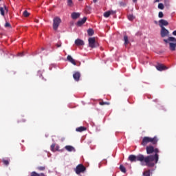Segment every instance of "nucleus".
I'll return each instance as SVG.
<instances>
[{
	"instance_id": "nucleus-1",
	"label": "nucleus",
	"mask_w": 176,
	"mask_h": 176,
	"mask_svg": "<svg viewBox=\"0 0 176 176\" xmlns=\"http://www.w3.org/2000/svg\"><path fill=\"white\" fill-rule=\"evenodd\" d=\"M142 166H147L148 167H153L155 166V155L148 156H144L142 159Z\"/></svg>"
},
{
	"instance_id": "nucleus-2",
	"label": "nucleus",
	"mask_w": 176,
	"mask_h": 176,
	"mask_svg": "<svg viewBox=\"0 0 176 176\" xmlns=\"http://www.w3.org/2000/svg\"><path fill=\"white\" fill-rule=\"evenodd\" d=\"M142 159H144V155H142V154H140L137 156H135L134 155H131L129 157V160H130V162H140L141 163H142Z\"/></svg>"
},
{
	"instance_id": "nucleus-3",
	"label": "nucleus",
	"mask_w": 176,
	"mask_h": 176,
	"mask_svg": "<svg viewBox=\"0 0 176 176\" xmlns=\"http://www.w3.org/2000/svg\"><path fill=\"white\" fill-rule=\"evenodd\" d=\"M148 144H155V138L144 137L142 139V145L146 146Z\"/></svg>"
},
{
	"instance_id": "nucleus-4",
	"label": "nucleus",
	"mask_w": 176,
	"mask_h": 176,
	"mask_svg": "<svg viewBox=\"0 0 176 176\" xmlns=\"http://www.w3.org/2000/svg\"><path fill=\"white\" fill-rule=\"evenodd\" d=\"M60 23H61V19L58 17H56L54 19L53 28L54 30H57L58 28V25H60Z\"/></svg>"
},
{
	"instance_id": "nucleus-5",
	"label": "nucleus",
	"mask_w": 176,
	"mask_h": 176,
	"mask_svg": "<svg viewBox=\"0 0 176 176\" xmlns=\"http://www.w3.org/2000/svg\"><path fill=\"white\" fill-rule=\"evenodd\" d=\"M86 170V168L83 166L82 164H79L76 168V174H80V173H83Z\"/></svg>"
},
{
	"instance_id": "nucleus-6",
	"label": "nucleus",
	"mask_w": 176,
	"mask_h": 176,
	"mask_svg": "<svg viewBox=\"0 0 176 176\" xmlns=\"http://www.w3.org/2000/svg\"><path fill=\"white\" fill-rule=\"evenodd\" d=\"M161 36L162 38L168 36V35L170 34V32H168V30H167L165 28H161Z\"/></svg>"
},
{
	"instance_id": "nucleus-7",
	"label": "nucleus",
	"mask_w": 176,
	"mask_h": 176,
	"mask_svg": "<svg viewBox=\"0 0 176 176\" xmlns=\"http://www.w3.org/2000/svg\"><path fill=\"white\" fill-rule=\"evenodd\" d=\"M146 150L147 155H151L155 152V147L152 145L147 146Z\"/></svg>"
},
{
	"instance_id": "nucleus-8",
	"label": "nucleus",
	"mask_w": 176,
	"mask_h": 176,
	"mask_svg": "<svg viewBox=\"0 0 176 176\" xmlns=\"http://www.w3.org/2000/svg\"><path fill=\"white\" fill-rule=\"evenodd\" d=\"M88 41L89 47H91L92 49L96 47V38H89Z\"/></svg>"
},
{
	"instance_id": "nucleus-9",
	"label": "nucleus",
	"mask_w": 176,
	"mask_h": 176,
	"mask_svg": "<svg viewBox=\"0 0 176 176\" xmlns=\"http://www.w3.org/2000/svg\"><path fill=\"white\" fill-rule=\"evenodd\" d=\"M155 68L157 69V70H158L160 72H163L168 69L167 67L164 66L162 64H160V63H157V65L155 66Z\"/></svg>"
},
{
	"instance_id": "nucleus-10",
	"label": "nucleus",
	"mask_w": 176,
	"mask_h": 176,
	"mask_svg": "<svg viewBox=\"0 0 176 176\" xmlns=\"http://www.w3.org/2000/svg\"><path fill=\"white\" fill-rule=\"evenodd\" d=\"M159 25L161 28V29H162L163 28H164V26L168 25V22H167V21L164 19H161L159 21Z\"/></svg>"
},
{
	"instance_id": "nucleus-11",
	"label": "nucleus",
	"mask_w": 176,
	"mask_h": 176,
	"mask_svg": "<svg viewBox=\"0 0 176 176\" xmlns=\"http://www.w3.org/2000/svg\"><path fill=\"white\" fill-rule=\"evenodd\" d=\"M157 153H159V149L155 148V164L159 161V155H157Z\"/></svg>"
},
{
	"instance_id": "nucleus-12",
	"label": "nucleus",
	"mask_w": 176,
	"mask_h": 176,
	"mask_svg": "<svg viewBox=\"0 0 176 176\" xmlns=\"http://www.w3.org/2000/svg\"><path fill=\"white\" fill-rule=\"evenodd\" d=\"M75 43L77 46H83V45H85V42L79 38L75 41Z\"/></svg>"
},
{
	"instance_id": "nucleus-13",
	"label": "nucleus",
	"mask_w": 176,
	"mask_h": 176,
	"mask_svg": "<svg viewBox=\"0 0 176 176\" xmlns=\"http://www.w3.org/2000/svg\"><path fill=\"white\" fill-rule=\"evenodd\" d=\"M67 61H69V63H72L74 65H76V62H75V60L72 58V56L71 55H68L67 57Z\"/></svg>"
},
{
	"instance_id": "nucleus-14",
	"label": "nucleus",
	"mask_w": 176,
	"mask_h": 176,
	"mask_svg": "<svg viewBox=\"0 0 176 176\" xmlns=\"http://www.w3.org/2000/svg\"><path fill=\"white\" fill-rule=\"evenodd\" d=\"M73 78L74 80H76V82H78V80H79V78H80V73L79 72H76L73 74Z\"/></svg>"
},
{
	"instance_id": "nucleus-15",
	"label": "nucleus",
	"mask_w": 176,
	"mask_h": 176,
	"mask_svg": "<svg viewBox=\"0 0 176 176\" xmlns=\"http://www.w3.org/2000/svg\"><path fill=\"white\" fill-rule=\"evenodd\" d=\"M80 14L79 12H73L72 14V18L74 20H76V19H78V17H80Z\"/></svg>"
},
{
	"instance_id": "nucleus-16",
	"label": "nucleus",
	"mask_w": 176,
	"mask_h": 176,
	"mask_svg": "<svg viewBox=\"0 0 176 176\" xmlns=\"http://www.w3.org/2000/svg\"><path fill=\"white\" fill-rule=\"evenodd\" d=\"M65 148L68 151V152H75V148L72 146H66Z\"/></svg>"
},
{
	"instance_id": "nucleus-17",
	"label": "nucleus",
	"mask_w": 176,
	"mask_h": 176,
	"mask_svg": "<svg viewBox=\"0 0 176 176\" xmlns=\"http://www.w3.org/2000/svg\"><path fill=\"white\" fill-rule=\"evenodd\" d=\"M5 11L8 12V8H6V6H5L4 8L2 7L0 8V13L1 16H5Z\"/></svg>"
},
{
	"instance_id": "nucleus-18",
	"label": "nucleus",
	"mask_w": 176,
	"mask_h": 176,
	"mask_svg": "<svg viewBox=\"0 0 176 176\" xmlns=\"http://www.w3.org/2000/svg\"><path fill=\"white\" fill-rule=\"evenodd\" d=\"M86 20H87V18L84 17L82 19L78 21L77 23L78 25H82V24H85V23H86Z\"/></svg>"
},
{
	"instance_id": "nucleus-19",
	"label": "nucleus",
	"mask_w": 176,
	"mask_h": 176,
	"mask_svg": "<svg viewBox=\"0 0 176 176\" xmlns=\"http://www.w3.org/2000/svg\"><path fill=\"white\" fill-rule=\"evenodd\" d=\"M110 14H115V12L112 11V10H110V11H107V12L104 13V16L106 18L109 17Z\"/></svg>"
},
{
	"instance_id": "nucleus-20",
	"label": "nucleus",
	"mask_w": 176,
	"mask_h": 176,
	"mask_svg": "<svg viewBox=\"0 0 176 176\" xmlns=\"http://www.w3.org/2000/svg\"><path fill=\"white\" fill-rule=\"evenodd\" d=\"M51 151H52V152H56V151H58V146H56V144H52Z\"/></svg>"
},
{
	"instance_id": "nucleus-21",
	"label": "nucleus",
	"mask_w": 176,
	"mask_h": 176,
	"mask_svg": "<svg viewBox=\"0 0 176 176\" xmlns=\"http://www.w3.org/2000/svg\"><path fill=\"white\" fill-rule=\"evenodd\" d=\"M76 130V131L82 133V131H85L86 130V128L85 126H80V127L77 128Z\"/></svg>"
},
{
	"instance_id": "nucleus-22",
	"label": "nucleus",
	"mask_w": 176,
	"mask_h": 176,
	"mask_svg": "<svg viewBox=\"0 0 176 176\" xmlns=\"http://www.w3.org/2000/svg\"><path fill=\"white\" fill-rule=\"evenodd\" d=\"M31 176H45V175L43 173H41V174H38L36 173V172H32L31 173Z\"/></svg>"
},
{
	"instance_id": "nucleus-23",
	"label": "nucleus",
	"mask_w": 176,
	"mask_h": 176,
	"mask_svg": "<svg viewBox=\"0 0 176 176\" xmlns=\"http://www.w3.org/2000/svg\"><path fill=\"white\" fill-rule=\"evenodd\" d=\"M88 35L91 36L94 34V31L92 29H89L87 31Z\"/></svg>"
},
{
	"instance_id": "nucleus-24",
	"label": "nucleus",
	"mask_w": 176,
	"mask_h": 176,
	"mask_svg": "<svg viewBox=\"0 0 176 176\" xmlns=\"http://www.w3.org/2000/svg\"><path fill=\"white\" fill-rule=\"evenodd\" d=\"M124 45H129V37L127 36H124Z\"/></svg>"
},
{
	"instance_id": "nucleus-25",
	"label": "nucleus",
	"mask_w": 176,
	"mask_h": 176,
	"mask_svg": "<svg viewBox=\"0 0 176 176\" xmlns=\"http://www.w3.org/2000/svg\"><path fill=\"white\" fill-rule=\"evenodd\" d=\"M120 170L122 171V173H126V168L122 165L120 166Z\"/></svg>"
},
{
	"instance_id": "nucleus-26",
	"label": "nucleus",
	"mask_w": 176,
	"mask_h": 176,
	"mask_svg": "<svg viewBox=\"0 0 176 176\" xmlns=\"http://www.w3.org/2000/svg\"><path fill=\"white\" fill-rule=\"evenodd\" d=\"M143 176H151V171L150 170L145 171L143 173Z\"/></svg>"
},
{
	"instance_id": "nucleus-27",
	"label": "nucleus",
	"mask_w": 176,
	"mask_h": 176,
	"mask_svg": "<svg viewBox=\"0 0 176 176\" xmlns=\"http://www.w3.org/2000/svg\"><path fill=\"white\" fill-rule=\"evenodd\" d=\"M158 8L160 10H164V5H163V3H159L158 4Z\"/></svg>"
},
{
	"instance_id": "nucleus-28",
	"label": "nucleus",
	"mask_w": 176,
	"mask_h": 176,
	"mask_svg": "<svg viewBox=\"0 0 176 176\" xmlns=\"http://www.w3.org/2000/svg\"><path fill=\"white\" fill-rule=\"evenodd\" d=\"M74 5V2L72 0H67V6H72Z\"/></svg>"
},
{
	"instance_id": "nucleus-29",
	"label": "nucleus",
	"mask_w": 176,
	"mask_h": 176,
	"mask_svg": "<svg viewBox=\"0 0 176 176\" xmlns=\"http://www.w3.org/2000/svg\"><path fill=\"white\" fill-rule=\"evenodd\" d=\"M23 16H24V17H28V16H30V13L28 12V11L25 10L23 12Z\"/></svg>"
},
{
	"instance_id": "nucleus-30",
	"label": "nucleus",
	"mask_w": 176,
	"mask_h": 176,
	"mask_svg": "<svg viewBox=\"0 0 176 176\" xmlns=\"http://www.w3.org/2000/svg\"><path fill=\"white\" fill-rule=\"evenodd\" d=\"M128 19L130 21H132V20H134V16H133V14H129L128 15Z\"/></svg>"
},
{
	"instance_id": "nucleus-31",
	"label": "nucleus",
	"mask_w": 176,
	"mask_h": 176,
	"mask_svg": "<svg viewBox=\"0 0 176 176\" xmlns=\"http://www.w3.org/2000/svg\"><path fill=\"white\" fill-rule=\"evenodd\" d=\"M164 16V14H163L162 12H160L159 14H158V17L162 19Z\"/></svg>"
},
{
	"instance_id": "nucleus-32",
	"label": "nucleus",
	"mask_w": 176,
	"mask_h": 176,
	"mask_svg": "<svg viewBox=\"0 0 176 176\" xmlns=\"http://www.w3.org/2000/svg\"><path fill=\"white\" fill-rule=\"evenodd\" d=\"M168 41H172V42H175V41H176V39L174 37H169Z\"/></svg>"
},
{
	"instance_id": "nucleus-33",
	"label": "nucleus",
	"mask_w": 176,
	"mask_h": 176,
	"mask_svg": "<svg viewBox=\"0 0 176 176\" xmlns=\"http://www.w3.org/2000/svg\"><path fill=\"white\" fill-rule=\"evenodd\" d=\"M3 162L4 164H6V166H8L9 164V161H8V160H4Z\"/></svg>"
},
{
	"instance_id": "nucleus-34",
	"label": "nucleus",
	"mask_w": 176,
	"mask_h": 176,
	"mask_svg": "<svg viewBox=\"0 0 176 176\" xmlns=\"http://www.w3.org/2000/svg\"><path fill=\"white\" fill-rule=\"evenodd\" d=\"M18 56H19V57H23V56H24V52L19 53Z\"/></svg>"
},
{
	"instance_id": "nucleus-35",
	"label": "nucleus",
	"mask_w": 176,
	"mask_h": 176,
	"mask_svg": "<svg viewBox=\"0 0 176 176\" xmlns=\"http://www.w3.org/2000/svg\"><path fill=\"white\" fill-rule=\"evenodd\" d=\"M5 27H10V23H6L5 24Z\"/></svg>"
},
{
	"instance_id": "nucleus-36",
	"label": "nucleus",
	"mask_w": 176,
	"mask_h": 176,
	"mask_svg": "<svg viewBox=\"0 0 176 176\" xmlns=\"http://www.w3.org/2000/svg\"><path fill=\"white\" fill-rule=\"evenodd\" d=\"M164 41L166 43H168V42H170V41L168 39H164Z\"/></svg>"
},
{
	"instance_id": "nucleus-37",
	"label": "nucleus",
	"mask_w": 176,
	"mask_h": 176,
	"mask_svg": "<svg viewBox=\"0 0 176 176\" xmlns=\"http://www.w3.org/2000/svg\"><path fill=\"white\" fill-rule=\"evenodd\" d=\"M38 170H45V167H39Z\"/></svg>"
},
{
	"instance_id": "nucleus-38",
	"label": "nucleus",
	"mask_w": 176,
	"mask_h": 176,
	"mask_svg": "<svg viewBox=\"0 0 176 176\" xmlns=\"http://www.w3.org/2000/svg\"><path fill=\"white\" fill-rule=\"evenodd\" d=\"M105 104H107V102H100V105H105Z\"/></svg>"
},
{
	"instance_id": "nucleus-39",
	"label": "nucleus",
	"mask_w": 176,
	"mask_h": 176,
	"mask_svg": "<svg viewBox=\"0 0 176 176\" xmlns=\"http://www.w3.org/2000/svg\"><path fill=\"white\" fill-rule=\"evenodd\" d=\"M173 34L174 36H176V30L173 32Z\"/></svg>"
},
{
	"instance_id": "nucleus-40",
	"label": "nucleus",
	"mask_w": 176,
	"mask_h": 176,
	"mask_svg": "<svg viewBox=\"0 0 176 176\" xmlns=\"http://www.w3.org/2000/svg\"><path fill=\"white\" fill-rule=\"evenodd\" d=\"M155 3H156V2H160V0H155Z\"/></svg>"
},
{
	"instance_id": "nucleus-41",
	"label": "nucleus",
	"mask_w": 176,
	"mask_h": 176,
	"mask_svg": "<svg viewBox=\"0 0 176 176\" xmlns=\"http://www.w3.org/2000/svg\"><path fill=\"white\" fill-rule=\"evenodd\" d=\"M157 141V139L155 138V142L156 143Z\"/></svg>"
},
{
	"instance_id": "nucleus-42",
	"label": "nucleus",
	"mask_w": 176,
	"mask_h": 176,
	"mask_svg": "<svg viewBox=\"0 0 176 176\" xmlns=\"http://www.w3.org/2000/svg\"><path fill=\"white\" fill-rule=\"evenodd\" d=\"M94 3L97 2V0H93Z\"/></svg>"
},
{
	"instance_id": "nucleus-43",
	"label": "nucleus",
	"mask_w": 176,
	"mask_h": 176,
	"mask_svg": "<svg viewBox=\"0 0 176 176\" xmlns=\"http://www.w3.org/2000/svg\"><path fill=\"white\" fill-rule=\"evenodd\" d=\"M133 2H137V0H133Z\"/></svg>"
},
{
	"instance_id": "nucleus-44",
	"label": "nucleus",
	"mask_w": 176,
	"mask_h": 176,
	"mask_svg": "<svg viewBox=\"0 0 176 176\" xmlns=\"http://www.w3.org/2000/svg\"><path fill=\"white\" fill-rule=\"evenodd\" d=\"M57 46H58V47H60L61 46V45H58Z\"/></svg>"
},
{
	"instance_id": "nucleus-45",
	"label": "nucleus",
	"mask_w": 176,
	"mask_h": 176,
	"mask_svg": "<svg viewBox=\"0 0 176 176\" xmlns=\"http://www.w3.org/2000/svg\"><path fill=\"white\" fill-rule=\"evenodd\" d=\"M78 1H83V0H78Z\"/></svg>"
}]
</instances>
